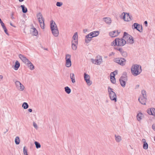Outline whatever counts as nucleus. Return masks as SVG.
Returning a JSON list of instances; mask_svg holds the SVG:
<instances>
[{
	"label": "nucleus",
	"instance_id": "1",
	"mask_svg": "<svg viewBox=\"0 0 155 155\" xmlns=\"http://www.w3.org/2000/svg\"><path fill=\"white\" fill-rule=\"evenodd\" d=\"M142 72L141 66L137 64L133 65L131 68L132 74L134 76L139 74Z\"/></svg>",
	"mask_w": 155,
	"mask_h": 155
},
{
	"label": "nucleus",
	"instance_id": "2",
	"mask_svg": "<svg viewBox=\"0 0 155 155\" xmlns=\"http://www.w3.org/2000/svg\"><path fill=\"white\" fill-rule=\"evenodd\" d=\"M19 57L21 60L27 65L30 70H32L34 69V66L31 62L26 58L25 56L21 54H19Z\"/></svg>",
	"mask_w": 155,
	"mask_h": 155
},
{
	"label": "nucleus",
	"instance_id": "3",
	"mask_svg": "<svg viewBox=\"0 0 155 155\" xmlns=\"http://www.w3.org/2000/svg\"><path fill=\"white\" fill-rule=\"evenodd\" d=\"M119 81L121 86L124 87L126 86V81H127V73L126 72H123L122 76L120 78Z\"/></svg>",
	"mask_w": 155,
	"mask_h": 155
},
{
	"label": "nucleus",
	"instance_id": "4",
	"mask_svg": "<svg viewBox=\"0 0 155 155\" xmlns=\"http://www.w3.org/2000/svg\"><path fill=\"white\" fill-rule=\"evenodd\" d=\"M78 45V35L77 32H76L73 37L72 41V49L75 50L77 48Z\"/></svg>",
	"mask_w": 155,
	"mask_h": 155
},
{
	"label": "nucleus",
	"instance_id": "5",
	"mask_svg": "<svg viewBox=\"0 0 155 155\" xmlns=\"http://www.w3.org/2000/svg\"><path fill=\"white\" fill-rule=\"evenodd\" d=\"M113 89L109 86L108 88L110 99L116 102L117 101V96L115 93L113 91Z\"/></svg>",
	"mask_w": 155,
	"mask_h": 155
},
{
	"label": "nucleus",
	"instance_id": "6",
	"mask_svg": "<svg viewBox=\"0 0 155 155\" xmlns=\"http://www.w3.org/2000/svg\"><path fill=\"white\" fill-rule=\"evenodd\" d=\"M37 17L38 21L39 22L41 28L42 29H44L45 28L44 18L43 17L41 14V13L38 14L37 15Z\"/></svg>",
	"mask_w": 155,
	"mask_h": 155
},
{
	"label": "nucleus",
	"instance_id": "7",
	"mask_svg": "<svg viewBox=\"0 0 155 155\" xmlns=\"http://www.w3.org/2000/svg\"><path fill=\"white\" fill-rule=\"evenodd\" d=\"M116 45L118 46H124L127 42V41L123 38H117L114 40Z\"/></svg>",
	"mask_w": 155,
	"mask_h": 155
},
{
	"label": "nucleus",
	"instance_id": "8",
	"mask_svg": "<svg viewBox=\"0 0 155 155\" xmlns=\"http://www.w3.org/2000/svg\"><path fill=\"white\" fill-rule=\"evenodd\" d=\"M114 61L119 64L124 66L126 63V60L124 58H114Z\"/></svg>",
	"mask_w": 155,
	"mask_h": 155
},
{
	"label": "nucleus",
	"instance_id": "9",
	"mask_svg": "<svg viewBox=\"0 0 155 155\" xmlns=\"http://www.w3.org/2000/svg\"><path fill=\"white\" fill-rule=\"evenodd\" d=\"M15 84L16 88L20 91H23L24 88V86L19 81L16 80L15 82Z\"/></svg>",
	"mask_w": 155,
	"mask_h": 155
},
{
	"label": "nucleus",
	"instance_id": "10",
	"mask_svg": "<svg viewBox=\"0 0 155 155\" xmlns=\"http://www.w3.org/2000/svg\"><path fill=\"white\" fill-rule=\"evenodd\" d=\"M133 29H136L138 31L141 32L143 31V27L142 25H140L137 23H134L132 26Z\"/></svg>",
	"mask_w": 155,
	"mask_h": 155
},
{
	"label": "nucleus",
	"instance_id": "11",
	"mask_svg": "<svg viewBox=\"0 0 155 155\" xmlns=\"http://www.w3.org/2000/svg\"><path fill=\"white\" fill-rule=\"evenodd\" d=\"M84 78L85 81L86 82L87 84L89 85H91L92 84V82L90 80V77L89 75L84 73Z\"/></svg>",
	"mask_w": 155,
	"mask_h": 155
},
{
	"label": "nucleus",
	"instance_id": "12",
	"mask_svg": "<svg viewBox=\"0 0 155 155\" xmlns=\"http://www.w3.org/2000/svg\"><path fill=\"white\" fill-rule=\"evenodd\" d=\"M123 18L125 21H130L132 20V17L130 15L129 13H124V15L123 16Z\"/></svg>",
	"mask_w": 155,
	"mask_h": 155
},
{
	"label": "nucleus",
	"instance_id": "13",
	"mask_svg": "<svg viewBox=\"0 0 155 155\" xmlns=\"http://www.w3.org/2000/svg\"><path fill=\"white\" fill-rule=\"evenodd\" d=\"M50 27L51 31L58 29L55 23L53 20L51 21Z\"/></svg>",
	"mask_w": 155,
	"mask_h": 155
},
{
	"label": "nucleus",
	"instance_id": "14",
	"mask_svg": "<svg viewBox=\"0 0 155 155\" xmlns=\"http://www.w3.org/2000/svg\"><path fill=\"white\" fill-rule=\"evenodd\" d=\"M120 32H118V31H114L110 32L109 34L110 36L112 37H114L117 36Z\"/></svg>",
	"mask_w": 155,
	"mask_h": 155
},
{
	"label": "nucleus",
	"instance_id": "15",
	"mask_svg": "<svg viewBox=\"0 0 155 155\" xmlns=\"http://www.w3.org/2000/svg\"><path fill=\"white\" fill-rule=\"evenodd\" d=\"M147 113L150 115H152L155 116V109L154 108H151L147 110Z\"/></svg>",
	"mask_w": 155,
	"mask_h": 155
},
{
	"label": "nucleus",
	"instance_id": "16",
	"mask_svg": "<svg viewBox=\"0 0 155 155\" xmlns=\"http://www.w3.org/2000/svg\"><path fill=\"white\" fill-rule=\"evenodd\" d=\"M147 99V98L139 97L138 100L141 104L143 105H145Z\"/></svg>",
	"mask_w": 155,
	"mask_h": 155
},
{
	"label": "nucleus",
	"instance_id": "17",
	"mask_svg": "<svg viewBox=\"0 0 155 155\" xmlns=\"http://www.w3.org/2000/svg\"><path fill=\"white\" fill-rule=\"evenodd\" d=\"M91 61L92 63L95 64H98L101 63L102 61V58H100L97 59H91Z\"/></svg>",
	"mask_w": 155,
	"mask_h": 155
},
{
	"label": "nucleus",
	"instance_id": "18",
	"mask_svg": "<svg viewBox=\"0 0 155 155\" xmlns=\"http://www.w3.org/2000/svg\"><path fill=\"white\" fill-rule=\"evenodd\" d=\"M103 19L106 24L108 25H110L112 22L111 19L110 18H103Z\"/></svg>",
	"mask_w": 155,
	"mask_h": 155
},
{
	"label": "nucleus",
	"instance_id": "19",
	"mask_svg": "<svg viewBox=\"0 0 155 155\" xmlns=\"http://www.w3.org/2000/svg\"><path fill=\"white\" fill-rule=\"evenodd\" d=\"M99 32L97 31H93L89 34L90 36H91L92 38L97 36L99 35Z\"/></svg>",
	"mask_w": 155,
	"mask_h": 155
},
{
	"label": "nucleus",
	"instance_id": "20",
	"mask_svg": "<svg viewBox=\"0 0 155 155\" xmlns=\"http://www.w3.org/2000/svg\"><path fill=\"white\" fill-rule=\"evenodd\" d=\"M92 37L90 36L89 35V34L86 36L85 38V42L86 43H89L91 40Z\"/></svg>",
	"mask_w": 155,
	"mask_h": 155
},
{
	"label": "nucleus",
	"instance_id": "21",
	"mask_svg": "<svg viewBox=\"0 0 155 155\" xmlns=\"http://www.w3.org/2000/svg\"><path fill=\"white\" fill-rule=\"evenodd\" d=\"M53 35L55 37H57L59 35V31L58 29L51 30Z\"/></svg>",
	"mask_w": 155,
	"mask_h": 155
},
{
	"label": "nucleus",
	"instance_id": "22",
	"mask_svg": "<svg viewBox=\"0 0 155 155\" xmlns=\"http://www.w3.org/2000/svg\"><path fill=\"white\" fill-rule=\"evenodd\" d=\"M144 116L142 113H140L137 114V120L139 121H140L143 117Z\"/></svg>",
	"mask_w": 155,
	"mask_h": 155
},
{
	"label": "nucleus",
	"instance_id": "23",
	"mask_svg": "<svg viewBox=\"0 0 155 155\" xmlns=\"http://www.w3.org/2000/svg\"><path fill=\"white\" fill-rule=\"evenodd\" d=\"M132 36L130 35L129 34L127 33L126 32H124V33L123 36L122 38H124L125 39H128L129 38L131 37Z\"/></svg>",
	"mask_w": 155,
	"mask_h": 155
},
{
	"label": "nucleus",
	"instance_id": "24",
	"mask_svg": "<svg viewBox=\"0 0 155 155\" xmlns=\"http://www.w3.org/2000/svg\"><path fill=\"white\" fill-rule=\"evenodd\" d=\"M20 66V64L19 62L18 61H16L15 62L14 69L15 70H17L19 68Z\"/></svg>",
	"mask_w": 155,
	"mask_h": 155
},
{
	"label": "nucleus",
	"instance_id": "25",
	"mask_svg": "<svg viewBox=\"0 0 155 155\" xmlns=\"http://www.w3.org/2000/svg\"><path fill=\"white\" fill-rule=\"evenodd\" d=\"M31 31L32 32V34L33 35L36 36L38 34L37 31L35 28H31Z\"/></svg>",
	"mask_w": 155,
	"mask_h": 155
},
{
	"label": "nucleus",
	"instance_id": "26",
	"mask_svg": "<svg viewBox=\"0 0 155 155\" xmlns=\"http://www.w3.org/2000/svg\"><path fill=\"white\" fill-rule=\"evenodd\" d=\"M127 42L130 44H133L134 43V40L132 36L127 39Z\"/></svg>",
	"mask_w": 155,
	"mask_h": 155
},
{
	"label": "nucleus",
	"instance_id": "27",
	"mask_svg": "<svg viewBox=\"0 0 155 155\" xmlns=\"http://www.w3.org/2000/svg\"><path fill=\"white\" fill-rule=\"evenodd\" d=\"M115 139L117 142H119L121 140V137L119 135H115Z\"/></svg>",
	"mask_w": 155,
	"mask_h": 155
},
{
	"label": "nucleus",
	"instance_id": "28",
	"mask_svg": "<svg viewBox=\"0 0 155 155\" xmlns=\"http://www.w3.org/2000/svg\"><path fill=\"white\" fill-rule=\"evenodd\" d=\"M21 8L22 12L23 13H26L27 12V9L24 5H21Z\"/></svg>",
	"mask_w": 155,
	"mask_h": 155
},
{
	"label": "nucleus",
	"instance_id": "29",
	"mask_svg": "<svg viewBox=\"0 0 155 155\" xmlns=\"http://www.w3.org/2000/svg\"><path fill=\"white\" fill-rule=\"evenodd\" d=\"M110 81L113 84H115L116 83V79L114 76L110 75Z\"/></svg>",
	"mask_w": 155,
	"mask_h": 155
},
{
	"label": "nucleus",
	"instance_id": "30",
	"mask_svg": "<svg viewBox=\"0 0 155 155\" xmlns=\"http://www.w3.org/2000/svg\"><path fill=\"white\" fill-rule=\"evenodd\" d=\"M70 78L72 82L74 83L75 82L74 75V74H71L70 75Z\"/></svg>",
	"mask_w": 155,
	"mask_h": 155
},
{
	"label": "nucleus",
	"instance_id": "31",
	"mask_svg": "<svg viewBox=\"0 0 155 155\" xmlns=\"http://www.w3.org/2000/svg\"><path fill=\"white\" fill-rule=\"evenodd\" d=\"M20 141L19 137L18 136H17L15 137V141L16 144H19L20 143Z\"/></svg>",
	"mask_w": 155,
	"mask_h": 155
},
{
	"label": "nucleus",
	"instance_id": "32",
	"mask_svg": "<svg viewBox=\"0 0 155 155\" xmlns=\"http://www.w3.org/2000/svg\"><path fill=\"white\" fill-rule=\"evenodd\" d=\"M71 61H66L65 66L68 68L70 67L71 66Z\"/></svg>",
	"mask_w": 155,
	"mask_h": 155
},
{
	"label": "nucleus",
	"instance_id": "33",
	"mask_svg": "<svg viewBox=\"0 0 155 155\" xmlns=\"http://www.w3.org/2000/svg\"><path fill=\"white\" fill-rule=\"evenodd\" d=\"M65 91L66 93L69 94L71 92V89L68 87H64Z\"/></svg>",
	"mask_w": 155,
	"mask_h": 155
},
{
	"label": "nucleus",
	"instance_id": "34",
	"mask_svg": "<svg viewBox=\"0 0 155 155\" xmlns=\"http://www.w3.org/2000/svg\"><path fill=\"white\" fill-rule=\"evenodd\" d=\"M29 106L27 103L24 102L22 105V107L24 109H26Z\"/></svg>",
	"mask_w": 155,
	"mask_h": 155
},
{
	"label": "nucleus",
	"instance_id": "35",
	"mask_svg": "<svg viewBox=\"0 0 155 155\" xmlns=\"http://www.w3.org/2000/svg\"><path fill=\"white\" fill-rule=\"evenodd\" d=\"M71 56L69 54H66V55L65 60L66 61H71Z\"/></svg>",
	"mask_w": 155,
	"mask_h": 155
},
{
	"label": "nucleus",
	"instance_id": "36",
	"mask_svg": "<svg viewBox=\"0 0 155 155\" xmlns=\"http://www.w3.org/2000/svg\"><path fill=\"white\" fill-rule=\"evenodd\" d=\"M141 93L142 96L140 97L147 98L146 91L145 90H143L141 91Z\"/></svg>",
	"mask_w": 155,
	"mask_h": 155
},
{
	"label": "nucleus",
	"instance_id": "37",
	"mask_svg": "<svg viewBox=\"0 0 155 155\" xmlns=\"http://www.w3.org/2000/svg\"><path fill=\"white\" fill-rule=\"evenodd\" d=\"M120 53L122 56L124 57H126L127 55V53L126 51H124L123 50Z\"/></svg>",
	"mask_w": 155,
	"mask_h": 155
},
{
	"label": "nucleus",
	"instance_id": "38",
	"mask_svg": "<svg viewBox=\"0 0 155 155\" xmlns=\"http://www.w3.org/2000/svg\"><path fill=\"white\" fill-rule=\"evenodd\" d=\"M34 143L37 149L40 148L41 147V146L40 143H38V142H37V141H35V142Z\"/></svg>",
	"mask_w": 155,
	"mask_h": 155
},
{
	"label": "nucleus",
	"instance_id": "39",
	"mask_svg": "<svg viewBox=\"0 0 155 155\" xmlns=\"http://www.w3.org/2000/svg\"><path fill=\"white\" fill-rule=\"evenodd\" d=\"M143 148L144 149L147 150L148 148V144L147 142L143 143Z\"/></svg>",
	"mask_w": 155,
	"mask_h": 155
},
{
	"label": "nucleus",
	"instance_id": "40",
	"mask_svg": "<svg viewBox=\"0 0 155 155\" xmlns=\"http://www.w3.org/2000/svg\"><path fill=\"white\" fill-rule=\"evenodd\" d=\"M117 74V70H116L113 72H111L110 74V75H112L113 76H114L115 77V75H116Z\"/></svg>",
	"mask_w": 155,
	"mask_h": 155
},
{
	"label": "nucleus",
	"instance_id": "41",
	"mask_svg": "<svg viewBox=\"0 0 155 155\" xmlns=\"http://www.w3.org/2000/svg\"><path fill=\"white\" fill-rule=\"evenodd\" d=\"M114 48L115 49H116L117 50L119 51L120 52V53H121V52L123 50L122 48H120V47H114Z\"/></svg>",
	"mask_w": 155,
	"mask_h": 155
},
{
	"label": "nucleus",
	"instance_id": "42",
	"mask_svg": "<svg viewBox=\"0 0 155 155\" xmlns=\"http://www.w3.org/2000/svg\"><path fill=\"white\" fill-rule=\"evenodd\" d=\"M63 3L60 2H57L56 4V5L58 7H61Z\"/></svg>",
	"mask_w": 155,
	"mask_h": 155
},
{
	"label": "nucleus",
	"instance_id": "43",
	"mask_svg": "<svg viewBox=\"0 0 155 155\" xmlns=\"http://www.w3.org/2000/svg\"><path fill=\"white\" fill-rule=\"evenodd\" d=\"M23 153L25 155L28 154L27 150V149H26V147H24Z\"/></svg>",
	"mask_w": 155,
	"mask_h": 155
},
{
	"label": "nucleus",
	"instance_id": "44",
	"mask_svg": "<svg viewBox=\"0 0 155 155\" xmlns=\"http://www.w3.org/2000/svg\"><path fill=\"white\" fill-rule=\"evenodd\" d=\"M111 45L112 46H117V45H116V43L114 41V40L112 42L111 44Z\"/></svg>",
	"mask_w": 155,
	"mask_h": 155
},
{
	"label": "nucleus",
	"instance_id": "45",
	"mask_svg": "<svg viewBox=\"0 0 155 155\" xmlns=\"http://www.w3.org/2000/svg\"><path fill=\"white\" fill-rule=\"evenodd\" d=\"M33 126L36 129L38 128V126L35 122H33Z\"/></svg>",
	"mask_w": 155,
	"mask_h": 155
},
{
	"label": "nucleus",
	"instance_id": "46",
	"mask_svg": "<svg viewBox=\"0 0 155 155\" xmlns=\"http://www.w3.org/2000/svg\"><path fill=\"white\" fill-rule=\"evenodd\" d=\"M0 23L1 24V25H2V26H4V23L2 21L1 19L0 18Z\"/></svg>",
	"mask_w": 155,
	"mask_h": 155
},
{
	"label": "nucleus",
	"instance_id": "47",
	"mask_svg": "<svg viewBox=\"0 0 155 155\" xmlns=\"http://www.w3.org/2000/svg\"><path fill=\"white\" fill-rule=\"evenodd\" d=\"M13 15H14V14L13 13H12L11 15V18L12 19H14V18L13 16Z\"/></svg>",
	"mask_w": 155,
	"mask_h": 155
},
{
	"label": "nucleus",
	"instance_id": "48",
	"mask_svg": "<svg viewBox=\"0 0 155 155\" xmlns=\"http://www.w3.org/2000/svg\"><path fill=\"white\" fill-rule=\"evenodd\" d=\"M144 24L146 27H147V21H145L144 22Z\"/></svg>",
	"mask_w": 155,
	"mask_h": 155
},
{
	"label": "nucleus",
	"instance_id": "49",
	"mask_svg": "<svg viewBox=\"0 0 155 155\" xmlns=\"http://www.w3.org/2000/svg\"><path fill=\"white\" fill-rule=\"evenodd\" d=\"M87 31H88V30L87 29H83V32L84 33H85Z\"/></svg>",
	"mask_w": 155,
	"mask_h": 155
},
{
	"label": "nucleus",
	"instance_id": "50",
	"mask_svg": "<svg viewBox=\"0 0 155 155\" xmlns=\"http://www.w3.org/2000/svg\"><path fill=\"white\" fill-rule=\"evenodd\" d=\"M2 27L4 30H6L7 29L5 25H4V26H2Z\"/></svg>",
	"mask_w": 155,
	"mask_h": 155
},
{
	"label": "nucleus",
	"instance_id": "51",
	"mask_svg": "<svg viewBox=\"0 0 155 155\" xmlns=\"http://www.w3.org/2000/svg\"><path fill=\"white\" fill-rule=\"evenodd\" d=\"M142 141L143 142V143H145V142H146V140L145 139H143L142 140Z\"/></svg>",
	"mask_w": 155,
	"mask_h": 155
},
{
	"label": "nucleus",
	"instance_id": "52",
	"mask_svg": "<svg viewBox=\"0 0 155 155\" xmlns=\"http://www.w3.org/2000/svg\"><path fill=\"white\" fill-rule=\"evenodd\" d=\"M4 31L5 32V33L7 34V35H8V33L7 32V29H6V30H5Z\"/></svg>",
	"mask_w": 155,
	"mask_h": 155
},
{
	"label": "nucleus",
	"instance_id": "53",
	"mask_svg": "<svg viewBox=\"0 0 155 155\" xmlns=\"http://www.w3.org/2000/svg\"><path fill=\"white\" fill-rule=\"evenodd\" d=\"M28 110L29 112H31L32 111V110L31 109H29Z\"/></svg>",
	"mask_w": 155,
	"mask_h": 155
},
{
	"label": "nucleus",
	"instance_id": "54",
	"mask_svg": "<svg viewBox=\"0 0 155 155\" xmlns=\"http://www.w3.org/2000/svg\"><path fill=\"white\" fill-rule=\"evenodd\" d=\"M112 54H113V55H114V53H113V52H112L111 53V54H109V56H111V55H112Z\"/></svg>",
	"mask_w": 155,
	"mask_h": 155
},
{
	"label": "nucleus",
	"instance_id": "55",
	"mask_svg": "<svg viewBox=\"0 0 155 155\" xmlns=\"http://www.w3.org/2000/svg\"><path fill=\"white\" fill-rule=\"evenodd\" d=\"M139 85H137L136 86V88H138V87H139Z\"/></svg>",
	"mask_w": 155,
	"mask_h": 155
},
{
	"label": "nucleus",
	"instance_id": "56",
	"mask_svg": "<svg viewBox=\"0 0 155 155\" xmlns=\"http://www.w3.org/2000/svg\"><path fill=\"white\" fill-rule=\"evenodd\" d=\"M3 77L2 75H0V79H2L3 78Z\"/></svg>",
	"mask_w": 155,
	"mask_h": 155
},
{
	"label": "nucleus",
	"instance_id": "57",
	"mask_svg": "<svg viewBox=\"0 0 155 155\" xmlns=\"http://www.w3.org/2000/svg\"><path fill=\"white\" fill-rule=\"evenodd\" d=\"M152 127H153V130H155V125L154 127V126L153 125Z\"/></svg>",
	"mask_w": 155,
	"mask_h": 155
},
{
	"label": "nucleus",
	"instance_id": "58",
	"mask_svg": "<svg viewBox=\"0 0 155 155\" xmlns=\"http://www.w3.org/2000/svg\"><path fill=\"white\" fill-rule=\"evenodd\" d=\"M18 1L19 2H23L24 1V0H18Z\"/></svg>",
	"mask_w": 155,
	"mask_h": 155
},
{
	"label": "nucleus",
	"instance_id": "59",
	"mask_svg": "<svg viewBox=\"0 0 155 155\" xmlns=\"http://www.w3.org/2000/svg\"><path fill=\"white\" fill-rule=\"evenodd\" d=\"M10 25L12 26H14V27H15V26H14L11 23H10Z\"/></svg>",
	"mask_w": 155,
	"mask_h": 155
},
{
	"label": "nucleus",
	"instance_id": "60",
	"mask_svg": "<svg viewBox=\"0 0 155 155\" xmlns=\"http://www.w3.org/2000/svg\"><path fill=\"white\" fill-rule=\"evenodd\" d=\"M154 140H155V137H154Z\"/></svg>",
	"mask_w": 155,
	"mask_h": 155
},
{
	"label": "nucleus",
	"instance_id": "61",
	"mask_svg": "<svg viewBox=\"0 0 155 155\" xmlns=\"http://www.w3.org/2000/svg\"><path fill=\"white\" fill-rule=\"evenodd\" d=\"M25 155H28V154H25Z\"/></svg>",
	"mask_w": 155,
	"mask_h": 155
}]
</instances>
